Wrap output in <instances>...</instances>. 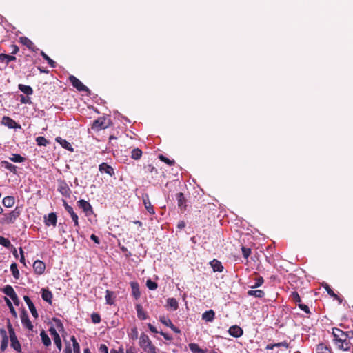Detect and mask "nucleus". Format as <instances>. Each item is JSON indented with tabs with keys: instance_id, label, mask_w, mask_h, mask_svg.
<instances>
[{
	"instance_id": "1",
	"label": "nucleus",
	"mask_w": 353,
	"mask_h": 353,
	"mask_svg": "<svg viewBox=\"0 0 353 353\" xmlns=\"http://www.w3.org/2000/svg\"><path fill=\"white\" fill-rule=\"evenodd\" d=\"M139 344L143 350L147 353H156L155 347L152 344L150 339L146 334H141L139 339Z\"/></svg>"
},
{
	"instance_id": "2",
	"label": "nucleus",
	"mask_w": 353,
	"mask_h": 353,
	"mask_svg": "<svg viewBox=\"0 0 353 353\" xmlns=\"http://www.w3.org/2000/svg\"><path fill=\"white\" fill-rule=\"evenodd\" d=\"M8 330L9 336H10V339L11 347L17 352H21V344L17 338V336L15 334V332L12 327V325L9 321L8 322Z\"/></svg>"
},
{
	"instance_id": "3",
	"label": "nucleus",
	"mask_w": 353,
	"mask_h": 353,
	"mask_svg": "<svg viewBox=\"0 0 353 353\" xmlns=\"http://www.w3.org/2000/svg\"><path fill=\"white\" fill-rule=\"evenodd\" d=\"M111 124V121L109 118L105 117H101L96 119L92 125V129L94 130H101L108 128Z\"/></svg>"
},
{
	"instance_id": "4",
	"label": "nucleus",
	"mask_w": 353,
	"mask_h": 353,
	"mask_svg": "<svg viewBox=\"0 0 353 353\" xmlns=\"http://www.w3.org/2000/svg\"><path fill=\"white\" fill-rule=\"evenodd\" d=\"M70 82L74 88L79 92H86L90 93V90L78 78L74 75H70L68 78Z\"/></svg>"
},
{
	"instance_id": "5",
	"label": "nucleus",
	"mask_w": 353,
	"mask_h": 353,
	"mask_svg": "<svg viewBox=\"0 0 353 353\" xmlns=\"http://www.w3.org/2000/svg\"><path fill=\"white\" fill-rule=\"evenodd\" d=\"M332 334L336 343H343L347 338V334L339 328H333Z\"/></svg>"
},
{
	"instance_id": "6",
	"label": "nucleus",
	"mask_w": 353,
	"mask_h": 353,
	"mask_svg": "<svg viewBox=\"0 0 353 353\" xmlns=\"http://www.w3.org/2000/svg\"><path fill=\"white\" fill-rule=\"evenodd\" d=\"M19 211L16 208L10 213L4 214L2 223L5 224L13 223L19 216Z\"/></svg>"
},
{
	"instance_id": "7",
	"label": "nucleus",
	"mask_w": 353,
	"mask_h": 353,
	"mask_svg": "<svg viewBox=\"0 0 353 353\" xmlns=\"http://www.w3.org/2000/svg\"><path fill=\"white\" fill-rule=\"evenodd\" d=\"M49 332L52 337V339L54 340V343L55 345L59 349V350L61 351V350L62 348L61 341V338H60L59 334L57 333L56 329L54 327H51L49 329Z\"/></svg>"
},
{
	"instance_id": "8",
	"label": "nucleus",
	"mask_w": 353,
	"mask_h": 353,
	"mask_svg": "<svg viewBox=\"0 0 353 353\" xmlns=\"http://www.w3.org/2000/svg\"><path fill=\"white\" fill-rule=\"evenodd\" d=\"M2 123L9 128H20L21 125L9 117L4 116L2 118Z\"/></svg>"
},
{
	"instance_id": "9",
	"label": "nucleus",
	"mask_w": 353,
	"mask_h": 353,
	"mask_svg": "<svg viewBox=\"0 0 353 353\" xmlns=\"http://www.w3.org/2000/svg\"><path fill=\"white\" fill-rule=\"evenodd\" d=\"M21 323L23 327H25L30 331L33 330L34 326L32 324V323L26 312H24L21 314Z\"/></svg>"
},
{
	"instance_id": "10",
	"label": "nucleus",
	"mask_w": 353,
	"mask_h": 353,
	"mask_svg": "<svg viewBox=\"0 0 353 353\" xmlns=\"http://www.w3.org/2000/svg\"><path fill=\"white\" fill-rule=\"evenodd\" d=\"M79 206L81 208L86 215H90L93 213L92 208L91 205L85 200H80L78 201Z\"/></svg>"
},
{
	"instance_id": "11",
	"label": "nucleus",
	"mask_w": 353,
	"mask_h": 353,
	"mask_svg": "<svg viewBox=\"0 0 353 353\" xmlns=\"http://www.w3.org/2000/svg\"><path fill=\"white\" fill-rule=\"evenodd\" d=\"M33 268L37 274H42L45 271L46 265L43 261L37 260L34 261L33 264Z\"/></svg>"
},
{
	"instance_id": "12",
	"label": "nucleus",
	"mask_w": 353,
	"mask_h": 353,
	"mask_svg": "<svg viewBox=\"0 0 353 353\" xmlns=\"http://www.w3.org/2000/svg\"><path fill=\"white\" fill-rule=\"evenodd\" d=\"M23 299H24L26 303L27 304L32 315L34 318H37L38 313L37 312L36 307H34V305L33 303L32 302V301L30 300V299L28 296H24Z\"/></svg>"
},
{
	"instance_id": "13",
	"label": "nucleus",
	"mask_w": 353,
	"mask_h": 353,
	"mask_svg": "<svg viewBox=\"0 0 353 353\" xmlns=\"http://www.w3.org/2000/svg\"><path fill=\"white\" fill-rule=\"evenodd\" d=\"M99 170L101 172H105L111 176L114 174V169L105 163L99 165Z\"/></svg>"
},
{
	"instance_id": "14",
	"label": "nucleus",
	"mask_w": 353,
	"mask_h": 353,
	"mask_svg": "<svg viewBox=\"0 0 353 353\" xmlns=\"http://www.w3.org/2000/svg\"><path fill=\"white\" fill-rule=\"evenodd\" d=\"M45 224L47 226L53 225L55 226L57 224V215L55 213H50L47 217H45Z\"/></svg>"
},
{
	"instance_id": "15",
	"label": "nucleus",
	"mask_w": 353,
	"mask_h": 353,
	"mask_svg": "<svg viewBox=\"0 0 353 353\" xmlns=\"http://www.w3.org/2000/svg\"><path fill=\"white\" fill-rule=\"evenodd\" d=\"M229 334L234 337H239L243 334V330L237 325H233L230 327Z\"/></svg>"
},
{
	"instance_id": "16",
	"label": "nucleus",
	"mask_w": 353,
	"mask_h": 353,
	"mask_svg": "<svg viewBox=\"0 0 353 353\" xmlns=\"http://www.w3.org/2000/svg\"><path fill=\"white\" fill-rule=\"evenodd\" d=\"M57 142H58L63 148L68 150L70 152H73V148L71 144L65 139H62L60 137L56 138Z\"/></svg>"
},
{
	"instance_id": "17",
	"label": "nucleus",
	"mask_w": 353,
	"mask_h": 353,
	"mask_svg": "<svg viewBox=\"0 0 353 353\" xmlns=\"http://www.w3.org/2000/svg\"><path fill=\"white\" fill-rule=\"evenodd\" d=\"M214 312L212 310H210L202 314V319L207 322H212L214 319Z\"/></svg>"
},
{
	"instance_id": "18",
	"label": "nucleus",
	"mask_w": 353,
	"mask_h": 353,
	"mask_svg": "<svg viewBox=\"0 0 353 353\" xmlns=\"http://www.w3.org/2000/svg\"><path fill=\"white\" fill-rule=\"evenodd\" d=\"M143 201L145 208H146L148 212L152 214H154V208L149 200V197L148 195H145V196L143 197Z\"/></svg>"
},
{
	"instance_id": "19",
	"label": "nucleus",
	"mask_w": 353,
	"mask_h": 353,
	"mask_svg": "<svg viewBox=\"0 0 353 353\" xmlns=\"http://www.w3.org/2000/svg\"><path fill=\"white\" fill-rule=\"evenodd\" d=\"M16 60V57L6 54H0V61L8 65L10 61Z\"/></svg>"
},
{
	"instance_id": "20",
	"label": "nucleus",
	"mask_w": 353,
	"mask_h": 353,
	"mask_svg": "<svg viewBox=\"0 0 353 353\" xmlns=\"http://www.w3.org/2000/svg\"><path fill=\"white\" fill-rule=\"evenodd\" d=\"M130 286L132 288V295L134 296V297L135 299H137L140 296V291H139V288L138 283L136 282H132L130 283Z\"/></svg>"
},
{
	"instance_id": "21",
	"label": "nucleus",
	"mask_w": 353,
	"mask_h": 353,
	"mask_svg": "<svg viewBox=\"0 0 353 353\" xmlns=\"http://www.w3.org/2000/svg\"><path fill=\"white\" fill-rule=\"evenodd\" d=\"M41 291H42V294H41L42 299L44 301H46V302L51 303L52 298V294L51 292L48 290H46V289H42Z\"/></svg>"
},
{
	"instance_id": "22",
	"label": "nucleus",
	"mask_w": 353,
	"mask_h": 353,
	"mask_svg": "<svg viewBox=\"0 0 353 353\" xmlns=\"http://www.w3.org/2000/svg\"><path fill=\"white\" fill-rule=\"evenodd\" d=\"M176 199L178 201V206L181 208V210L185 209V199L184 198L183 193H178L176 195Z\"/></svg>"
},
{
	"instance_id": "23",
	"label": "nucleus",
	"mask_w": 353,
	"mask_h": 353,
	"mask_svg": "<svg viewBox=\"0 0 353 353\" xmlns=\"http://www.w3.org/2000/svg\"><path fill=\"white\" fill-rule=\"evenodd\" d=\"M18 88L20 90V91H21L22 92H23L24 94H26L28 96L31 95L33 93L32 88L29 85H26L23 84H19Z\"/></svg>"
},
{
	"instance_id": "24",
	"label": "nucleus",
	"mask_w": 353,
	"mask_h": 353,
	"mask_svg": "<svg viewBox=\"0 0 353 353\" xmlns=\"http://www.w3.org/2000/svg\"><path fill=\"white\" fill-rule=\"evenodd\" d=\"M188 346L192 353H206L207 352V350L200 348L196 343H190Z\"/></svg>"
},
{
	"instance_id": "25",
	"label": "nucleus",
	"mask_w": 353,
	"mask_h": 353,
	"mask_svg": "<svg viewBox=\"0 0 353 353\" xmlns=\"http://www.w3.org/2000/svg\"><path fill=\"white\" fill-rule=\"evenodd\" d=\"M41 339L43 345L48 347L51 344V340L44 330L40 333Z\"/></svg>"
},
{
	"instance_id": "26",
	"label": "nucleus",
	"mask_w": 353,
	"mask_h": 353,
	"mask_svg": "<svg viewBox=\"0 0 353 353\" xmlns=\"http://www.w3.org/2000/svg\"><path fill=\"white\" fill-rule=\"evenodd\" d=\"M105 301H106V303L108 304V305H112L114 304V294L113 292L110 291V290H106V294H105Z\"/></svg>"
},
{
	"instance_id": "27",
	"label": "nucleus",
	"mask_w": 353,
	"mask_h": 353,
	"mask_svg": "<svg viewBox=\"0 0 353 353\" xmlns=\"http://www.w3.org/2000/svg\"><path fill=\"white\" fill-rule=\"evenodd\" d=\"M167 305L170 307L172 310H176L178 309V301L174 298H169L167 300Z\"/></svg>"
},
{
	"instance_id": "28",
	"label": "nucleus",
	"mask_w": 353,
	"mask_h": 353,
	"mask_svg": "<svg viewBox=\"0 0 353 353\" xmlns=\"http://www.w3.org/2000/svg\"><path fill=\"white\" fill-rule=\"evenodd\" d=\"M3 204L7 208L12 207L14 204V198L13 196H6L3 199Z\"/></svg>"
},
{
	"instance_id": "29",
	"label": "nucleus",
	"mask_w": 353,
	"mask_h": 353,
	"mask_svg": "<svg viewBox=\"0 0 353 353\" xmlns=\"http://www.w3.org/2000/svg\"><path fill=\"white\" fill-rule=\"evenodd\" d=\"M211 265L213 268V270L214 272H222L223 267L222 266L221 263L217 261V260H213L211 263Z\"/></svg>"
},
{
	"instance_id": "30",
	"label": "nucleus",
	"mask_w": 353,
	"mask_h": 353,
	"mask_svg": "<svg viewBox=\"0 0 353 353\" xmlns=\"http://www.w3.org/2000/svg\"><path fill=\"white\" fill-rule=\"evenodd\" d=\"M137 312V316L142 320L147 319V314L145 313V312L143 310L141 306L140 305H137L136 306Z\"/></svg>"
},
{
	"instance_id": "31",
	"label": "nucleus",
	"mask_w": 353,
	"mask_h": 353,
	"mask_svg": "<svg viewBox=\"0 0 353 353\" xmlns=\"http://www.w3.org/2000/svg\"><path fill=\"white\" fill-rule=\"evenodd\" d=\"M21 42L26 46L29 49H32L34 46L33 42L26 37H20Z\"/></svg>"
},
{
	"instance_id": "32",
	"label": "nucleus",
	"mask_w": 353,
	"mask_h": 353,
	"mask_svg": "<svg viewBox=\"0 0 353 353\" xmlns=\"http://www.w3.org/2000/svg\"><path fill=\"white\" fill-rule=\"evenodd\" d=\"M10 270L14 279H18L19 278V271L17 268V265L15 263H13L10 265Z\"/></svg>"
},
{
	"instance_id": "33",
	"label": "nucleus",
	"mask_w": 353,
	"mask_h": 353,
	"mask_svg": "<svg viewBox=\"0 0 353 353\" xmlns=\"http://www.w3.org/2000/svg\"><path fill=\"white\" fill-rule=\"evenodd\" d=\"M248 294L250 296H254L258 298H261L264 296V292L261 290H249Z\"/></svg>"
},
{
	"instance_id": "34",
	"label": "nucleus",
	"mask_w": 353,
	"mask_h": 353,
	"mask_svg": "<svg viewBox=\"0 0 353 353\" xmlns=\"http://www.w3.org/2000/svg\"><path fill=\"white\" fill-rule=\"evenodd\" d=\"M41 55L52 68L56 67V62L50 59L44 52L41 51Z\"/></svg>"
},
{
	"instance_id": "35",
	"label": "nucleus",
	"mask_w": 353,
	"mask_h": 353,
	"mask_svg": "<svg viewBox=\"0 0 353 353\" xmlns=\"http://www.w3.org/2000/svg\"><path fill=\"white\" fill-rule=\"evenodd\" d=\"M316 352L317 353H330V350L328 349V347L325 345L321 343L317 346Z\"/></svg>"
},
{
	"instance_id": "36",
	"label": "nucleus",
	"mask_w": 353,
	"mask_h": 353,
	"mask_svg": "<svg viewBox=\"0 0 353 353\" xmlns=\"http://www.w3.org/2000/svg\"><path fill=\"white\" fill-rule=\"evenodd\" d=\"M3 292L5 294H6L7 296H12L14 295V294H15L16 292H14L13 288L10 285H6L3 289Z\"/></svg>"
},
{
	"instance_id": "37",
	"label": "nucleus",
	"mask_w": 353,
	"mask_h": 353,
	"mask_svg": "<svg viewBox=\"0 0 353 353\" xmlns=\"http://www.w3.org/2000/svg\"><path fill=\"white\" fill-rule=\"evenodd\" d=\"M70 339L72 342L73 352L75 353H79L80 352V345H79V343L77 341L75 337L74 336H72Z\"/></svg>"
},
{
	"instance_id": "38",
	"label": "nucleus",
	"mask_w": 353,
	"mask_h": 353,
	"mask_svg": "<svg viewBox=\"0 0 353 353\" xmlns=\"http://www.w3.org/2000/svg\"><path fill=\"white\" fill-rule=\"evenodd\" d=\"M1 165L14 173L16 172V167L8 161H2Z\"/></svg>"
},
{
	"instance_id": "39",
	"label": "nucleus",
	"mask_w": 353,
	"mask_h": 353,
	"mask_svg": "<svg viewBox=\"0 0 353 353\" xmlns=\"http://www.w3.org/2000/svg\"><path fill=\"white\" fill-rule=\"evenodd\" d=\"M159 158L161 161L165 163L168 165H172L175 163L174 159H170L166 156H159Z\"/></svg>"
},
{
	"instance_id": "40",
	"label": "nucleus",
	"mask_w": 353,
	"mask_h": 353,
	"mask_svg": "<svg viewBox=\"0 0 353 353\" xmlns=\"http://www.w3.org/2000/svg\"><path fill=\"white\" fill-rule=\"evenodd\" d=\"M36 142L40 146H46L48 143V141L44 137H37Z\"/></svg>"
},
{
	"instance_id": "41",
	"label": "nucleus",
	"mask_w": 353,
	"mask_h": 353,
	"mask_svg": "<svg viewBox=\"0 0 353 353\" xmlns=\"http://www.w3.org/2000/svg\"><path fill=\"white\" fill-rule=\"evenodd\" d=\"M0 245H2L6 248H10L11 246V243L8 239L0 236Z\"/></svg>"
},
{
	"instance_id": "42",
	"label": "nucleus",
	"mask_w": 353,
	"mask_h": 353,
	"mask_svg": "<svg viewBox=\"0 0 353 353\" xmlns=\"http://www.w3.org/2000/svg\"><path fill=\"white\" fill-rule=\"evenodd\" d=\"M160 321L163 324L165 325V326L167 327H170L171 325L172 326V321H170V319H169L168 318L165 317V316H161L160 317Z\"/></svg>"
},
{
	"instance_id": "43",
	"label": "nucleus",
	"mask_w": 353,
	"mask_h": 353,
	"mask_svg": "<svg viewBox=\"0 0 353 353\" xmlns=\"http://www.w3.org/2000/svg\"><path fill=\"white\" fill-rule=\"evenodd\" d=\"M5 300H6V303L7 305L8 306V307L10 309V311L12 313V314L14 316H17V312H16V311H15V310H14V308L11 301L8 299H7V298H6Z\"/></svg>"
},
{
	"instance_id": "44",
	"label": "nucleus",
	"mask_w": 353,
	"mask_h": 353,
	"mask_svg": "<svg viewBox=\"0 0 353 353\" xmlns=\"http://www.w3.org/2000/svg\"><path fill=\"white\" fill-rule=\"evenodd\" d=\"M324 288L329 295H330L331 296L334 297L336 299H339L338 296L333 292V290L330 288V286L327 284H325L324 285Z\"/></svg>"
},
{
	"instance_id": "45",
	"label": "nucleus",
	"mask_w": 353,
	"mask_h": 353,
	"mask_svg": "<svg viewBox=\"0 0 353 353\" xmlns=\"http://www.w3.org/2000/svg\"><path fill=\"white\" fill-rule=\"evenodd\" d=\"M146 285L151 290H154L157 288V283L152 281L150 279L147 281Z\"/></svg>"
},
{
	"instance_id": "46",
	"label": "nucleus",
	"mask_w": 353,
	"mask_h": 353,
	"mask_svg": "<svg viewBox=\"0 0 353 353\" xmlns=\"http://www.w3.org/2000/svg\"><path fill=\"white\" fill-rule=\"evenodd\" d=\"M91 319H92V321L94 323H99L100 321H101V316L99 314L97 313H93L92 315H91Z\"/></svg>"
},
{
	"instance_id": "47",
	"label": "nucleus",
	"mask_w": 353,
	"mask_h": 353,
	"mask_svg": "<svg viewBox=\"0 0 353 353\" xmlns=\"http://www.w3.org/2000/svg\"><path fill=\"white\" fill-rule=\"evenodd\" d=\"M291 297L294 302L299 303V304L301 301V297L299 296V294L296 292H292V294H291Z\"/></svg>"
},
{
	"instance_id": "48",
	"label": "nucleus",
	"mask_w": 353,
	"mask_h": 353,
	"mask_svg": "<svg viewBox=\"0 0 353 353\" xmlns=\"http://www.w3.org/2000/svg\"><path fill=\"white\" fill-rule=\"evenodd\" d=\"M10 160L14 163H21L25 160V158L23 156H13Z\"/></svg>"
},
{
	"instance_id": "49",
	"label": "nucleus",
	"mask_w": 353,
	"mask_h": 353,
	"mask_svg": "<svg viewBox=\"0 0 353 353\" xmlns=\"http://www.w3.org/2000/svg\"><path fill=\"white\" fill-rule=\"evenodd\" d=\"M241 250L244 258L248 259L251 254V250L245 247H242Z\"/></svg>"
},
{
	"instance_id": "50",
	"label": "nucleus",
	"mask_w": 353,
	"mask_h": 353,
	"mask_svg": "<svg viewBox=\"0 0 353 353\" xmlns=\"http://www.w3.org/2000/svg\"><path fill=\"white\" fill-rule=\"evenodd\" d=\"M338 346L341 350H343L345 351L349 350L350 348V344L348 343H347L346 341H345V342H344L343 343L339 344Z\"/></svg>"
},
{
	"instance_id": "51",
	"label": "nucleus",
	"mask_w": 353,
	"mask_h": 353,
	"mask_svg": "<svg viewBox=\"0 0 353 353\" xmlns=\"http://www.w3.org/2000/svg\"><path fill=\"white\" fill-rule=\"evenodd\" d=\"M63 205L65 210L70 215L75 213L73 210V208L70 205H69L65 201H63Z\"/></svg>"
},
{
	"instance_id": "52",
	"label": "nucleus",
	"mask_w": 353,
	"mask_h": 353,
	"mask_svg": "<svg viewBox=\"0 0 353 353\" xmlns=\"http://www.w3.org/2000/svg\"><path fill=\"white\" fill-rule=\"evenodd\" d=\"M8 344V339H3L1 341V347L0 349L1 351H5V350L7 348Z\"/></svg>"
},
{
	"instance_id": "53",
	"label": "nucleus",
	"mask_w": 353,
	"mask_h": 353,
	"mask_svg": "<svg viewBox=\"0 0 353 353\" xmlns=\"http://www.w3.org/2000/svg\"><path fill=\"white\" fill-rule=\"evenodd\" d=\"M60 191L63 195H66L68 194L69 189L68 186L65 184H64L60 186Z\"/></svg>"
},
{
	"instance_id": "54",
	"label": "nucleus",
	"mask_w": 353,
	"mask_h": 353,
	"mask_svg": "<svg viewBox=\"0 0 353 353\" xmlns=\"http://www.w3.org/2000/svg\"><path fill=\"white\" fill-rule=\"evenodd\" d=\"M0 336L1 337V340L8 339L7 332L4 328H0Z\"/></svg>"
},
{
	"instance_id": "55",
	"label": "nucleus",
	"mask_w": 353,
	"mask_h": 353,
	"mask_svg": "<svg viewBox=\"0 0 353 353\" xmlns=\"http://www.w3.org/2000/svg\"><path fill=\"white\" fill-rule=\"evenodd\" d=\"M298 305L299 307L303 311H304L305 313L309 314L310 312L307 305L301 303H299Z\"/></svg>"
},
{
	"instance_id": "56",
	"label": "nucleus",
	"mask_w": 353,
	"mask_h": 353,
	"mask_svg": "<svg viewBox=\"0 0 353 353\" xmlns=\"http://www.w3.org/2000/svg\"><path fill=\"white\" fill-rule=\"evenodd\" d=\"M20 101L21 103H29L30 102V99L28 97H25L21 94L20 96Z\"/></svg>"
},
{
	"instance_id": "57",
	"label": "nucleus",
	"mask_w": 353,
	"mask_h": 353,
	"mask_svg": "<svg viewBox=\"0 0 353 353\" xmlns=\"http://www.w3.org/2000/svg\"><path fill=\"white\" fill-rule=\"evenodd\" d=\"M99 352L101 353H108V348L105 344H101L99 347Z\"/></svg>"
},
{
	"instance_id": "58",
	"label": "nucleus",
	"mask_w": 353,
	"mask_h": 353,
	"mask_svg": "<svg viewBox=\"0 0 353 353\" xmlns=\"http://www.w3.org/2000/svg\"><path fill=\"white\" fill-rule=\"evenodd\" d=\"M75 226H79L78 216L76 213L70 215Z\"/></svg>"
},
{
	"instance_id": "59",
	"label": "nucleus",
	"mask_w": 353,
	"mask_h": 353,
	"mask_svg": "<svg viewBox=\"0 0 353 353\" xmlns=\"http://www.w3.org/2000/svg\"><path fill=\"white\" fill-rule=\"evenodd\" d=\"M10 47H11V49H12L11 54H17L19 52V47L17 45H15V44H12Z\"/></svg>"
},
{
	"instance_id": "60",
	"label": "nucleus",
	"mask_w": 353,
	"mask_h": 353,
	"mask_svg": "<svg viewBox=\"0 0 353 353\" xmlns=\"http://www.w3.org/2000/svg\"><path fill=\"white\" fill-rule=\"evenodd\" d=\"M263 283V279L262 277H259L256 279V282L255 283V285L253 286L254 288H256V287H259L260 285H262V283Z\"/></svg>"
},
{
	"instance_id": "61",
	"label": "nucleus",
	"mask_w": 353,
	"mask_h": 353,
	"mask_svg": "<svg viewBox=\"0 0 353 353\" xmlns=\"http://www.w3.org/2000/svg\"><path fill=\"white\" fill-rule=\"evenodd\" d=\"M10 299L13 301L15 305H19V301L16 293L14 294L13 296H10Z\"/></svg>"
},
{
	"instance_id": "62",
	"label": "nucleus",
	"mask_w": 353,
	"mask_h": 353,
	"mask_svg": "<svg viewBox=\"0 0 353 353\" xmlns=\"http://www.w3.org/2000/svg\"><path fill=\"white\" fill-rule=\"evenodd\" d=\"M63 353H72V350L70 344L67 345L63 350Z\"/></svg>"
},
{
	"instance_id": "63",
	"label": "nucleus",
	"mask_w": 353,
	"mask_h": 353,
	"mask_svg": "<svg viewBox=\"0 0 353 353\" xmlns=\"http://www.w3.org/2000/svg\"><path fill=\"white\" fill-rule=\"evenodd\" d=\"M131 154H142V151L138 148H134L131 152Z\"/></svg>"
},
{
	"instance_id": "64",
	"label": "nucleus",
	"mask_w": 353,
	"mask_h": 353,
	"mask_svg": "<svg viewBox=\"0 0 353 353\" xmlns=\"http://www.w3.org/2000/svg\"><path fill=\"white\" fill-rule=\"evenodd\" d=\"M90 239L92 241H94L96 243L99 244V243H100L99 239V238L96 235L92 234L90 236Z\"/></svg>"
}]
</instances>
